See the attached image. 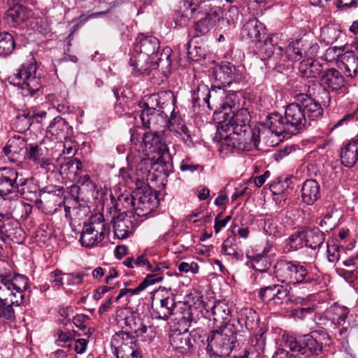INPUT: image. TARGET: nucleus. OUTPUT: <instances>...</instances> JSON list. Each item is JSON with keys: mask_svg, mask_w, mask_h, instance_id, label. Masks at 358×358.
Segmentation results:
<instances>
[{"mask_svg": "<svg viewBox=\"0 0 358 358\" xmlns=\"http://www.w3.org/2000/svg\"><path fill=\"white\" fill-rule=\"evenodd\" d=\"M323 114V109L318 101L306 94H299L296 102L289 104L285 110L287 132L296 134L302 131L307 121H314Z\"/></svg>", "mask_w": 358, "mask_h": 358, "instance_id": "f257e3e1", "label": "nucleus"}, {"mask_svg": "<svg viewBox=\"0 0 358 358\" xmlns=\"http://www.w3.org/2000/svg\"><path fill=\"white\" fill-rule=\"evenodd\" d=\"M239 330L236 324L215 329L208 337L207 353L210 358H225L234 348Z\"/></svg>", "mask_w": 358, "mask_h": 358, "instance_id": "f03ea898", "label": "nucleus"}, {"mask_svg": "<svg viewBox=\"0 0 358 358\" xmlns=\"http://www.w3.org/2000/svg\"><path fill=\"white\" fill-rule=\"evenodd\" d=\"M160 49L158 38L152 36H142L137 39L130 58V64L134 70L141 74H149V62L156 57Z\"/></svg>", "mask_w": 358, "mask_h": 358, "instance_id": "7ed1b4c3", "label": "nucleus"}, {"mask_svg": "<svg viewBox=\"0 0 358 358\" xmlns=\"http://www.w3.org/2000/svg\"><path fill=\"white\" fill-rule=\"evenodd\" d=\"M174 95L171 91L162 92L157 94H152L146 101L140 103L143 108L139 115L142 125L145 128L156 130L157 108L166 109L171 111L173 101Z\"/></svg>", "mask_w": 358, "mask_h": 358, "instance_id": "20e7f679", "label": "nucleus"}, {"mask_svg": "<svg viewBox=\"0 0 358 358\" xmlns=\"http://www.w3.org/2000/svg\"><path fill=\"white\" fill-rule=\"evenodd\" d=\"M275 277L278 282L287 285L310 283L313 276L307 268L296 261L278 260L274 265Z\"/></svg>", "mask_w": 358, "mask_h": 358, "instance_id": "39448f33", "label": "nucleus"}, {"mask_svg": "<svg viewBox=\"0 0 358 358\" xmlns=\"http://www.w3.org/2000/svg\"><path fill=\"white\" fill-rule=\"evenodd\" d=\"M183 312L179 319L180 324H184L182 331L181 330H173L169 335V342L173 349L180 353L185 354L191 352L196 343L194 338L188 331L192 322H196L192 315V308L183 303Z\"/></svg>", "mask_w": 358, "mask_h": 358, "instance_id": "423d86ee", "label": "nucleus"}, {"mask_svg": "<svg viewBox=\"0 0 358 358\" xmlns=\"http://www.w3.org/2000/svg\"><path fill=\"white\" fill-rule=\"evenodd\" d=\"M37 66L34 62L24 63L17 72L10 76V84L18 86L24 96H32L41 87V78L36 76Z\"/></svg>", "mask_w": 358, "mask_h": 358, "instance_id": "0eeeda50", "label": "nucleus"}, {"mask_svg": "<svg viewBox=\"0 0 358 358\" xmlns=\"http://www.w3.org/2000/svg\"><path fill=\"white\" fill-rule=\"evenodd\" d=\"M315 334H320L324 340H330V336L324 331H314L311 335H304L301 336H287L285 339V345L291 352L299 353L306 357L319 355L322 351V344L319 343Z\"/></svg>", "mask_w": 358, "mask_h": 358, "instance_id": "6e6552de", "label": "nucleus"}, {"mask_svg": "<svg viewBox=\"0 0 358 358\" xmlns=\"http://www.w3.org/2000/svg\"><path fill=\"white\" fill-rule=\"evenodd\" d=\"M106 224L103 215H92L83 226L80 241L83 246L92 248L97 246L105 238Z\"/></svg>", "mask_w": 358, "mask_h": 358, "instance_id": "1a4fd4ad", "label": "nucleus"}, {"mask_svg": "<svg viewBox=\"0 0 358 358\" xmlns=\"http://www.w3.org/2000/svg\"><path fill=\"white\" fill-rule=\"evenodd\" d=\"M246 131H231L229 134L223 135L222 145H226L231 149H236L243 151H249L252 148L258 146L260 138L265 134V131H257V134L251 127H245Z\"/></svg>", "mask_w": 358, "mask_h": 358, "instance_id": "9d476101", "label": "nucleus"}, {"mask_svg": "<svg viewBox=\"0 0 358 358\" xmlns=\"http://www.w3.org/2000/svg\"><path fill=\"white\" fill-rule=\"evenodd\" d=\"M111 347L115 358H142L139 343L134 336L127 332L115 333L111 340Z\"/></svg>", "mask_w": 358, "mask_h": 358, "instance_id": "9b49d317", "label": "nucleus"}, {"mask_svg": "<svg viewBox=\"0 0 358 358\" xmlns=\"http://www.w3.org/2000/svg\"><path fill=\"white\" fill-rule=\"evenodd\" d=\"M285 43L276 35L268 37L259 48L264 59H268L269 68L275 69L283 65Z\"/></svg>", "mask_w": 358, "mask_h": 358, "instance_id": "f8f14e48", "label": "nucleus"}, {"mask_svg": "<svg viewBox=\"0 0 358 358\" xmlns=\"http://www.w3.org/2000/svg\"><path fill=\"white\" fill-rule=\"evenodd\" d=\"M159 205L156 192L145 187L135 192V206L134 214L143 217L151 213Z\"/></svg>", "mask_w": 358, "mask_h": 358, "instance_id": "ddd939ff", "label": "nucleus"}, {"mask_svg": "<svg viewBox=\"0 0 358 358\" xmlns=\"http://www.w3.org/2000/svg\"><path fill=\"white\" fill-rule=\"evenodd\" d=\"M143 143L145 146L155 153L157 162L166 164L171 160L169 148L162 141V134L156 130L154 132H146L143 135Z\"/></svg>", "mask_w": 358, "mask_h": 358, "instance_id": "4468645a", "label": "nucleus"}, {"mask_svg": "<svg viewBox=\"0 0 358 358\" xmlns=\"http://www.w3.org/2000/svg\"><path fill=\"white\" fill-rule=\"evenodd\" d=\"M346 80L342 73L335 68H327L320 78V88L327 98H329V92H337L345 86Z\"/></svg>", "mask_w": 358, "mask_h": 358, "instance_id": "2eb2a0df", "label": "nucleus"}, {"mask_svg": "<svg viewBox=\"0 0 358 358\" xmlns=\"http://www.w3.org/2000/svg\"><path fill=\"white\" fill-rule=\"evenodd\" d=\"M224 117L221 128L224 131H246L247 129L245 127H250L248 124L249 113L245 108L238 109L231 113L224 112Z\"/></svg>", "mask_w": 358, "mask_h": 358, "instance_id": "dca6fc26", "label": "nucleus"}, {"mask_svg": "<svg viewBox=\"0 0 358 358\" xmlns=\"http://www.w3.org/2000/svg\"><path fill=\"white\" fill-rule=\"evenodd\" d=\"M27 147V140L20 135H15L8 139L3 152L11 162H21L25 158Z\"/></svg>", "mask_w": 358, "mask_h": 358, "instance_id": "f3484780", "label": "nucleus"}, {"mask_svg": "<svg viewBox=\"0 0 358 358\" xmlns=\"http://www.w3.org/2000/svg\"><path fill=\"white\" fill-rule=\"evenodd\" d=\"M289 294V291L283 285H271L260 288L258 296L264 302H272L273 304L280 305L285 301L287 303L291 300Z\"/></svg>", "mask_w": 358, "mask_h": 358, "instance_id": "a211bd4d", "label": "nucleus"}, {"mask_svg": "<svg viewBox=\"0 0 358 358\" xmlns=\"http://www.w3.org/2000/svg\"><path fill=\"white\" fill-rule=\"evenodd\" d=\"M20 176L13 168H0V196L15 193Z\"/></svg>", "mask_w": 358, "mask_h": 358, "instance_id": "6ab92c4d", "label": "nucleus"}, {"mask_svg": "<svg viewBox=\"0 0 358 358\" xmlns=\"http://www.w3.org/2000/svg\"><path fill=\"white\" fill-rule=\"evenodd\" d=\"M20 297L8 286L0 285V306L13 320L15 319L14 307L21 305Z\"/></svg>", "mask_w": 358, "mask_h": 358, "instance_id": "aec40b11", "label": "nucleus"}, {"mask_svg": "<svg viewBox=\"0 0 358 358\" xmlns=\"http://www.w3.org/2000/svg\"><path fill=\"white\" fill-rule=\"evenodd\" d=\"M79 187L72 186L71 189V196L69 197H64L63 200V208L65 211V216L66 218H71V211L78 215L79 212H83L84 215H86L88 212V206H87L86 201L83 199H80L79 196H75L73 193L78 194Z\"/></svg>", "mask_w": 358, "mask_h": 358, "instance_id": "412c9836", "label": "nucleus"}, {"mask_svg": "<svg viewBox=\"0 0 358 358\" xmlns=\"http://www.w3.org/2000/svg\"><path fill=\"white\" fill-rule=\"evenodd\" d=\"M123 327L124 332L135 334L136 337H142L145 338L144 334L148 331V326L140 318L139 314L134 311H127L123 318Z\"/></svg>", "mask_w": 358, "mask_h": 358, "instance_id": "4be33fe9", "label": "nucleus"}, {"mask_svg": "<svg viewBox=\"0 0 358 358\" xmlns=\"http://www.w3.org/2000/svg\"><path fill=\"white\" fill-rule=\"evenodd\" d=\"M231 308L224 302L218 301L210 307V319L213 321L215 329H221L228 324H235L231 322Z\"/></svg>", "mask_w": 358, "mask_h": 358, "instance_id": "5701e85b", "label": "nucleus"}, {"mask_svg": "<svg viewBox=\"0 0 358 358\" xmlns=\"http://www.w3.org/2000/svg\"><path fill=\"white\" fill-rule=\"evenodd\" d=\"M266 29L264 24L257 19L248 20L242 27L241 34L242 38L250 42H259L264 38Z\"/></svg>", "mask_w": 358, "mask_h": 358, "instance_id": "b1692460", "label": "nucleus"}, {"mask_svg": "<svg viewBox=\"0 0 358 358\" xmlns=\"http://www.w3.org/2000/svg\"><path fill=\"white\" fill-rule=\"evenodd\" d=\"M17 3L13 6L8 8L6 13V19L7 22L12 27H17V25L23 23L27 20L29 15L30 12L27 9L25 6L22 5L20 3H26L29 0H13ZM31 3H33L36 0H30Z\"/></svg>", "mask_w": 358, "mask_h": 358, "instance_id": "393cba45", "label": "nucleus"}, {"mask_svg": "<svg viewBox=\"0 0 358 358\" xmlns=\"http://www.w3.org/2000/svg\"><path fill=\"white\" fill-rule=\"evenodd\" d=\"M63 200L59 194L43 192L41 198L36 200V204L45 213L52 215L63 208Z\"/></svg>", "mask_w": 358, "mask_h": 358, "instance_id": "a878e982", "label": "nucleus"}, {"mask_svg": "<svg viewBox=\"0 0 358 358\" xmlns=\"http://www.w3.org/2000/svg\"><path fill=\"white\" fill-rule=\"evenodd\" d=\"M258 313L251 308H243L237 313V322L242 331H256L259 327Z\"/></svg>", "mask_w": 358, "mask_h": 358, "instance_id": "bb28decb", "label": "nucleus"}, {"mask_svg": "<svg viewBox=\"0 0 358 358\" xmlns=\"http://www.w3.org/2000/svg\"><path fill=\"white\" fill-rule=\"evenodd\" d=\"M114 234L119 239L128 238L134 231V224L126 211L119 213L113 218Z\"/></svg>", "mask_w": 358, "mask_h": 358, "instance_id": "cd10ccee", "label": "nucleus"}, {"mask_svg": "<svg viewBox=\"0 0 358 358\" xmlns=\"http://www.w3.org/2000/svg\"><path fill=\"white\" fill-rule=\"evenodd\" d=\"M215 91H210L207 85H199L192 94L193 106L201 107L206 105L209 109H213V106L210 105V99L212 98L213 105L214 106L216 102Z\"/></svg>", "mask_w": 358, "mask_h": 358, "instance_id": "c85d7f7f", "label": "nucleus"}, {"mask_svg": "<svg viewBox=\"0 0 358 358\" xmlns=\"http://www.w3.org/2000/svg\"><path fill=\"white\" fill-rule=\"evenodd\" d=\"M216 102L215 107L219 110L220 113L228 112L231 113L238 110V103L236 101V95L234 94H226L225 91L221 88L215 91Z\"/></svg>", "mask_w": 358, "mask_h": 358, "instance_id": "c756f323", "label": "nucleus"}, {"mask_svg": "<svg viewBox=\"0 0 358 358\" xmlns=\"http://www.w3.org/2000/svg\"><path fill=\"white\" fill-rule=\"evenodd\" d=\"M172 50L169 47H165L162 50L160 49L156 53V57L149 62L150 71L151 69H159L163 73H169L171 70Z\"/></svg>", "mask_w": 358, "mask_h": 358, "instance_id": "7c9ffc66", "label": "nucleus"}, {"mask_svg": "<svg viewBox=\"0 0 358 358\" xmlns=\"http://www.w3.org/2000/svg\"><path fill=\"white\" fill-rule=\"evenodd\" d=\"M326 70L325 66L315 59H303L300 63L299 71L306 78H322Z\"/></svg>", "mask_w": 358, "mask_h": 358, "instance_id": "2f4dec72", "label": "nucleus"}, {"mask_svg": "<svg viewBox=\"0 0 358 358\" xmlns=\"http://www.w3.org/2000/svg\"><path fill=\"white\" fill-rule=\"evenodd\" d=\"M338 66L344 70L347 77L353 78L358 73V57L353 51H345L340 59Z\"/></svg>", "mask_w": 358, "mask_h": 358, "instance_id": "473e14b6", "label": "nucleus"}, {"mask_svg": "<svg viewBox=\"0 0 358 358\" xmlns=\"http://www.w3.org/2000/svg\"><path fill=\"white\" fill-rule=\"evenodd\" d=\"M320 185L315 180H306L301 188L303 202L307 205H313L320 196Z\"/></svg>", "mask_w": 358, "mask_h": 358, "instance_id": "72a5a7b5", "label": "nucleus"}, {"mask_svg": "<svg viewBox=\"0 0 358 358\" xmlns=\"http://www.w3.org/2000/svg\"><path fill=\"white\" fill-rule=\"evenodd\" d=\"M299 49L302 54V59H312L315 57L320 50V45L316 38L312 36H306L299 40Z\"/></svg>", "mask_w": 358, "mask_h": 358, "instance_id": "f704fd0d", "label": "nucleus"}, {"mask_svg": "<svg viewBox=\"0 0 358 358\" xmlns=\"http://www.w3.org/2000/svg\"><path fill=\"white\" fill-rule=\"evenodd\" d=\"M173 120L171 121L169 129L175 133L178 137H180L182 141L188 146L193 145V140L191 132L185 125L183 120L178 117L176 113H173Z\"/></svg>", "mask_w": 358, "mask_h": 358, "instance_id": "c9c22d12", "label": "nucleus"}, {"mask_svg": "<svg viewBox=\"0 0 358 358\" xmlns=\"http://www.w3.org/2000/svg\"><path fill=\"white\" fill-rule=\"evenodd\" d=\"M286 124L284 117L279 113H275L267 117L265 129H267L268 132L276 136H280L283 134H287Z\"/></svg>", "mask_w": 358, "mask_h": 358, "instance_id": "e433bc0d", "label": "nucleus"}, {"mask_svg": "<svg viewBox=\"0 0 358 358\" xmlns=\"http://www.w3.org/2000/svg\"><path fill=\"white\" fill-rule=\"evenodd\" d=\"M341 163L346 167H352L358 160V140L345 145L341 151Z\"/></svg>", "mask_w": 358, "mask_h": 358, "instance_id": "4c0bfd02", "label": "nucleus"}, {"mask_svg": "<svg viewBox=\"0 0 358 358\" xmlns=\"http://www.w3.org/2000/svg\"><path fill=\"white\" fill-rule=\"evenodd\" d=\"M303 233L305 245L313 250L320 248L325 240L324 232L317 227L307 228Z\"/></svg>", "mask_w": 358, "mask_h": 358, "instance_id": "58836bf2", "label": "nucleus"}, {"mask_svg": "<svg viewBox=\"0 0 358 358\" xmlns=\"http://www.w3.org/2000/svg\"><path fill=\"white\" fill-rule=\"evenodd\" d=\"M38 191V187L34 183V179L25 178L21 173L15 193L21 194L27 200H31L36 196Z\"/></svg>", "mask_w": 358, "mask_h": 358, "instance_id": "ea45409f", "label": "nucleus"}, {"mask_svg": "<svg viewBox=\"0 0 358 358\" xmlns=\"http://www.w3.org/2000/svg\"><path fill=\"white\" fill-rule=\"evenodd\" d=\"M270 252V247L264 248L262 252L255 253L253 255H247L250 259L252 267L261 273L266 272L271 266V259L268 254Z\"/></svg>", "mask_w": 358, "mask_h": 358, "instance_id": "a19ab883", "label": "nucleus"}, {"mask_svg": "<svg viewBox=\"0 0 358 358\" xmlns=\"http://www.w3.org/2000/svg\"><path fill=\"white\" fill-rule=\"evenodd\" d=\"M174 297L168 295L159 300V305L155 309V317L164 321L168 320L169 317L174 314L176 308Z\"/></svg>", "mask_w": 358, "mask_h": 358, "instance_id": "79ce46f5", "label": "nucleus"}, {"mask_svg": "<svg viewBox=\"0 0 358 358\" xmlns=\"http://www.w3.org/2000/svg\"><path fill=\"white\" fill-rule=\"evenodd\" d=\"M81 170V162L77 158H71L60 164L59 173L61 175H65L68 179L75 181L78 179L79 171Z\"/></svg>", "mask_w": 358, "mask_h": 358, "instance_id": "37998d69", "label": "nucleus"}, {"mask_svg": "<svg viewBox=\"0 0 358 358\" xmlns=\"http://www.w3.org/2000/svg\"><path fill=\"white\" fill-rule=\"evenodd\" d=\"M194 7L191 8L189 6V1H184L173 15V20L177 26L184 27L187 24L189 20L195 16Z\"/></svg>", "mask_w": 358, "mask_h": 358, "instance_id": "c03bdc74", "label": "nucleus"}, {"mask_svg": "<svg viewBox=\"0 0 358 358\" xmlns=\"http://www.w3.org/2000/svg\"><path fill=\"white\" fill-rule=\"evenodd\" d=\"M236 71V69L234 65L226 62L215 70V76L224 86L230 85L235 78Z\"/></svg>", "mask_w": 358, "mask_h": 358, "instance_id": "a18cd8bd", "label": "nucleus"}, {"mask_svg": "<svg viewBox=\"0 0 358 358\" xmlns=\"http://www.w3.org/2000/svg\"><path fill=\"white\" fill-rule=\"evenodd\" d=\"M47 155L48 148L45 146L43 142L27 143L24 159H28L35 163Z\"/></svg>", "mask_w": 358, "mask_h": 358, "instance_id": "49530a36", "label": "nucleus"}, {"mask_svg": "<svg viewBox=\"0 0 358 358\" xmlns=\"http://www.w3.org/2000/svg\"><path fill=\"white\" fill-rule=\"evenodd\" d=\"M216 19L212 15H205L194 24V37H199L208 33L215 25Z\"/></svg>", "mask_w": 358, "mask_h": 358, "instance_id": "de8ad7c7", "label": "nucleus"}, {"mask_svg": "<svg viewBox=\"0 0 358 358\" xmlns=\"http://www.w3.org/2000/svg\"><path fill=\"white\" fill-rule=\"evenodd\" d=\"M174 113V104L173 105V108L171 111H168V108L162 109L157 108V119L155 123L156 124V130L158 129H169L171 124V121L173 120V115ZM162 131H164L162 130Z\"/></svg>", "mask_w": 358, "mask_h": 358, "instance_id": "09e8293b", "label": "nucleus"}, {"mask_svg": "<svg viewBox=\"0 0 358 358\" xmlns=\"http://www.w3.org/2000/svg\"><path fill=\"white\" fill-rule=\"evenodd\" d=\"M15 47L13 36L8 32H0V56L10 55Z\"/></svg>", "mask_w": 358, "mask_h": 358, "instance_id": "8fccbe9b", "label": "nucleus"}, {"mask_svg": "<svg viewBox=\"0 0 358 358\" xmlns=\"http://www.w3.org/2000/svg\"><path fill=\"white\" fill-rule=\"evenodd\" d=\"M28 278L21 274H15L12 278L11 289L14 291L16 295L20 297V300L23 301L24 292L28 288Z\"/></svg>", "mask_w": 358, "mask_h": 358, "instance_id": "3c124183", "label": "nucleus"}, {"mask_svg": "<svg viewBox=\"0 0 358 358\" xmlns=\"http://www.w3.org/2000/svg\"><path fill=\"white\" fill-rule=\"evenodd\" d=\"M135 206V194H121L117 198V203L114 205L116 210L120 211L121 208L126 209V213H134Z\"/></svg>", "mask_w": 358, "mask_h": 358, "instance_id": "603ef678", "label": "nucleus"}, {"mask_svg": "<svg viewBox=\"0 0 358 358\" xmlns=\"http://www.w3.org/2000/svg\"><path fill=\"white\" fill-rule=\"evenodd\" d=\"M299 42H297V40L295 41H292L290 43L288 46L286 48V49H284L283 52V64L287 60H290L292 62H296L299 61L302 59V54L299 49Z\"/></svg>", "mask_w": 358, "mask_h": 358, "instance_id": "864d4df0", "label": "nucleus"}, {"mask_svg": "<svg viewBox=\"0 0 358 358\" xmlns=\"http://www.w3.org/2000/svg\"><path fill=\"white\" fill-rule=\"evenodd\" d=\"M341 35V31L334 25L324 26L321 29V38L327 44L336 42Z\"/></svg>", "mask_w": 358, "mask_h": 358, "instance_id": "5fc2aeb1", "label": "nucleus"}, {"mask_svg": "<svg viewBox=\"0 0 358 358\" xmlns=\"http://www.w3.org/2000/svg\"><path fill=\"white\" fill-rule=\"evenodd\" d=\"M338 222V215H337V211L331 209L327 213L324 218L320 220L319 225L322 229L329 231L334 229L337 226Z\"/></svg>", "mask_w": 358, "mask_h": 358, "instance_id": "6e6d98bb", "label": "nucleus"}, {"mask_svg": "<svg viewBox=\"0 0 358 358\" xmlns=\"http://www.w3.org/2000/svg\"><path fill=\"white\" fill-rule=\"evenodd\" d=\"M69 127V124L64 119L57 116L50 123L47 128V131L58 136L63 134L64 130L67 129Z\"/></svg>", "mask_w": 358, "mask_h": 358, "instance_id": "4d7b16f0", "label": "nucleus"}, {"mask_svg": "<svg viewBox=\"0 0 358 358\" xmlns=\"http://www.w3.org/2000/svg\"><path fill=\"white\" fill-rule=\"evenodd\" d=\"M90 317L85 314H78L73 318V324L84 331V334L89 337L94 332V328H87L90 322Z\"/></svg>", "mask_w": 358, "mask_h": 358, "instance_id": "13d9d810", "label": "nucleus"}, {"mask_svg": "<svg viewBox=\"0 0 358 358\" xmlns=\"http://www.w3.org/2000/svg\"><path fill=\"white\" fill-rule=\"evenodd\" d=\"M13 224L17 225L15 221L6 217L3 213H0V240L4 241L5 236H11V230L13 229Z\"/></svg>", "mask_w": 358, "mask_h": 358, "instance_id": "bf43d9fd", "label": "nucleus"}, {"mask_svg": "<svg viewBox=\"0 0 358 358\" xmlns=\"http://www.w3.org/2000/svg\"><path fill=\"white\" fill-rule=\"evenodd\" d=\"M47 113L44 110L37 112L36 110H29L24 112V114L21 116H18L17 119L22 121L24 124V129H27L31 124V120H36L39 122L38 118H43L45 117Z\"/></svg>", "mask_w": 358, "mask_h": 358, "instance_id": "052dcab7", "label": "nucleus"}, {"mask_svg": "<svg viewBox=\"0 0 358 358\" xmlns=\"http://www.w3.org/2000/svg\"><path fill=\"white\" fill-rule=\"evenodd\" d=\"M222 250L226 255L231 256L237 261L243 259V252L238 250L236 244L233 243L229 239H227L224 241Z\"/></svg>", "mask_w": 358, "mask_h": 358, "instance_id": "680f3d73", "label": "nucleus"}, {"mask_svg": "<svg viewBox=\"0 0 358 358\" xmlns=\"http://www.w3.org/2000/svg\"><path fill=\"white\" fill-rule=\"evenodd\" d=\"M266 331L262 329H259V333L254 335L250 340L251 346L254 350L258 353L264 352L266 346Z\"/></svg>", "mask_w": 358, "mask_h": 358, "instance_id": "e2e57ef3", "label": "nucleus"}, {"mask_svg": "<svg viewBox=\"0 0 358 358\" xmlns=\"http://www.w3.org/2000/svg\"><path fill=\"white\" fill-rule=\"evenodd\" d=\"M345 46L341 45V46H332L328 48L326 51L325 54L324 55L325 60L327 62H333L336 61L337 66L338 65L340 62V59H341V57L343 56V53L345 52Z\"/></svg>", "mask_w": 358, "mask_h": 358, "instance_id": "0e129e2a", "label": "nucleus"}, {"mask_svg": "<svg viewBox=\"0 0 358 358\" xmlns=\"http://www.w3.org/2000/svg\"><path fill=\"white\" fill-rule=\"evenodd\" d=\"M147 271L151 273L147 275V276L143 280H148V286L154 285L157 282H159L164 279V277L162 275L163 272L157 264L153 265L150 263V269H148Z\"/></svg>", "mask_w": 358, "mask_h": 358, "instance_id": "69168bd1", "label": "nucleus"}, {"mask_svg": "<svg viewBox=\"0 0 358 358\" xmlns=\"http://www.w3.org/2000/svg\"><path fill=\"white\" fill-rule=\"evenodd\" d=\"M58 339L57 340V343L58 345L62 346L63 348H70L73 345V339L75 337L76 334L74 331H59L57 333Z\"/></svg>", "mask_w": 358, "mask_h": 358, "instance_id": "338daca9", "label": "nucleus"}, {"mask_svg": "<svg viewBox=\"0 0 358 358\" xmlns=\"http://www.w3.org/2000/svg\"><path fill=\"white\" fill-rule=\"evenodd\" d=\"M349 311V308L347 307L341 306L335 308L331 323H334L336 325L343 324L346 320Z\"/></svg>", "mask_w": 358, "mask_h": 358, "instance_id": "774afa93", "label": "nucleus"}]
</instances>
